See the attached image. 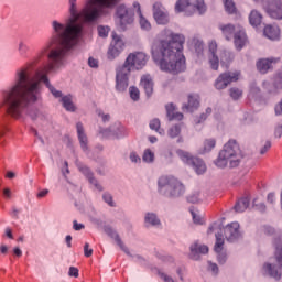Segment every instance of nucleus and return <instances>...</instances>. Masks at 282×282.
Returning a JSON list of instances; mask_svg holds the SVG:
<instances>
[{
  "mask_svg": "<svg viewBox=\"0 0 282 282\" xmlns=\"http://www.w3.org/2000/svg\"><path fill=\"white\" fill-rule=\"evenodd\" d=\"M118 0H87L85 7L78 13L76 10V0H69L70 18L65 24L53 21V30L55 34L45 44L37 55L36 63L47 56L51 61L45 66L34 69L36 63H31L17 70L15 83L9 89L3 91V104L7 107V112L12 118H21V113L30 102L39 100V91L41 83L50 89L54 98H62L63 93L56 90L50 79L48 74H53L65 65L67 52L78 43V39L83 36V23H94L100 17H107L109 10L116 8Z\"/></svg>",
  "mask_w": 282,
  "mask_h": 282,
  "instance_id": "nucleus-1",
  "label": "nucleus"
},
{
  "mask_svg": "<svg viewBox=\"0 0 282 282\" xmlns=\"http://www.w3.org/2000/svg\"><path fill=\"white\" fill-rule=\"evenodd\" d=\"M118 0H87L85 7L78 13L76 10V0H69L70 18L65 24L53 21V30L55 34L45 44L37 55L36 63L47 56L51 61L45 66L34 69L36 63H31L17 70L15 83L9 89L3 91V104L7 107V112L12 118H21V113L30 102L39 100V91L41 83L50 89L54 98H62L63 93L56 90L50 79L48 74H53L65 65L67 52L78 43V39L83 36V23H94L100 17H107L109 10L116 8Z\"/></svg>",
  "mask_w": 282,
  "mask_h": 282,
  "instance_id": "nucleus-2",
  "label": "nucleus"
},
{
  "mask_svg": "<svg viewBox=\"0 0 282 282\" xmlns=\"http://www.w3.org/2000/svg\"><path fill=\"white\" fill-rule=\"evenodd\" d=\"M184 35L169 34L166 40L152 46V58L162 72L182 74L186 72V57L184 56Z\"/></svg>",
  "mask_w": 282,
  "mask_h": 282,
  "instance_id": "nucleus-3",
  "label": "nucleus"
},
{
  "mask_svg": "<svg viewBox=\"0 0 282 282\" xmlns=\"http://www.w3.org/2000/svg\"><path fill=\"white\" fill-rule=\"evenodd\" d=\"M241 160H243V152L239 143L237 140L230 139L220 150L218 158L215 160V165L218 169H226L229 164L230 169H237L241 164Z\"/></svg>",
  "mask_w": 282,
  "mask_h": 282,
  "instance_id": "nucleus-4",
  "label": "nucleus"
},
{
  "mask_svg": "<svg viewBox=\"0 0 282 282\" xmlns=\"http://www.w3.org/2000/svg\"><path fill=\"white\" fill-rule=\"evenodd\" d=\"M159 193L169 197H180L184 193V184L174 176H161L158 181Z\"/></svg>",
  "mask_w": 282,
  "mask_h": 282,
  "instance_id": "nucleus-5",
  "label": "nucleus"
},
{
  "mask_svg": "<svg viewBox=\"0 0 282 282\" xmlns=\"http://www.w3.org/2000/svg\"><path fill=\"white\" fill-rule=\"evenodd\" d=\"M147 63H149V55L144 52H133L127 56L121 68L127 69L131 74V72L144 69Z\"/></svg>",
  "mask_w": 282,
  "mask_h": 282,
  "instance_id": "nucleus-6",
  "label": "nucleus"
},
{
  "mask_svg": "<svg viewBox=\"0 0 282 282\" xmlns=\"http://www.w3.org/2000/svg\"><path fill=\"white\" fill-rule=\"evenodd\" d=\"M176 153L178 158H181L182 162L194 169L197 175H204V172L206 171V163L204 162V160L197 156H193L191 155V153L184 150H177Z\"/></svg>",
  "mask_w": 282,
  "mask_h": 282,
  "instance_id": "nucleus-7",
  "label": "nucleus"
},
{
  "mask_svg": "<svg viewBox=\"0 0 282 282\" xmlns=\"http://www.w3.org/2000/svg\"><path fill=\"white\" fill-rule=\"evenodd\" d=\"M262 8L271 19L282 20V0H262Z\"/></svg>",
  "mask_w": 282,
  "mask_h": 282,
  "instance_id": "nucleus-8",
  "label": "nucleus"
},
{
  "mask_svg": "<svg viewBox=\"0 0 282 282\" xmlns=\"http://www.w3.org/2000/svg\"><path fill=\"white\" fill-rule=\"evenodd\" d=\"M239 76H241L240 72L223 73L217 77L215 88L218 90L226 89L230 83H237V80H239Z\"/></svg>",
  "mask_w": 282,
  "mask_h": 282,
  "instance_id": "nucleus-9",
  "label": "nucleus"
},
{
  "mask_svg": "<svg viewBox=\"0 0 282 282\" xmlns=\"http://www.w3.org/2000/svg\"><path fill=\"white\" fill-rule=\"evenodd\" d=\"M131 73H129L128 69L122 68V66H119L116 70V89L117 91H127L129 87V76Z\"/></svg>",
  "mask_w": 282,
  "mask_h": 282,
  "instance_id": "nucleus-10",
  "label": "nucleus"
},
{
  "mask_svg": "<svg viewBox=\"0 0 282 282\" xmlns=\"http://www.w3.org/2000/svg\"><path fill=\"white\" fill-rule=\"evenodd\" d=\"M239 228V223L228 224L224 228L225 239H227L229 243H235V241H239L241 239V230Z\"/></svg>",
  "mask_w": 282,
  "mask_h": 282,
  "instance_id": "nucleus-11",
  "label": "nucleus"
},
{
  "mask_svg": "<svg viewBox=\"0 0 282 282\" xmlns=\"http://www.w3.org/2000/svg\"><path fill=\"white\" fill-rule=\"evenodd\" d=\"M117 17L119 19L121 30H126L127 25H131V23H133V13L122 4L117 9Z\"/></svg>",
  "mask_w": 282,
  "mask_h": 282,
  "instance_id": "nucleus-12",
  "label": "nucleus"
},
{
  "mask_svg": "<svg viewBox=\"0 0 282 282\" xmlns=\"http://www.w3.org/2000/svg\"><path fill=\"white\" fill-rule=\"evenodd\" d=\"M153 17L159 25H166L169 23V12H166V9L160 2L153 6Z\"/></svg>",
  "mask_w": 282,
  "mask_h": 282,
  "instance_id": "nucleus-13",
  "label": "nucleus"
},
{
  "mask_svg": "<svg viewBox=\"0 0 282 282\" xmlns=\"http://www.w3.org/2000/svg\"><path fill=\"white\" fill-rule=\"evenodd\" d=\"M281 59L276 57L261 58L257 62L256 66L260 74H268V72L274 69V65Z\"/></svg>",
  "mask_w": 282,
  "mask_h": 282,
  "instance_id": "nucleus-14",
  "label": "nucleus"
},
{
  "mask_svg": "<svg viewBox=\"0 0 282 282\" xmlns=\"http://www.w3.org/2000/svg\"><path fill=\"white\" fill-rule=\"evenodd\" d=\"M197 109H199V95L189 94L187 96V102L182 106V110L187 113H193V111Z\"/></svg>",
  "mask_w": 282,
  "mask_h": 282,
  "instance_id": "nucleus-15",
  "label": "nucleus"
},
{
  "mask_svg": "<svg viewBox=\"0 0 282 282\" xmlns=\"http://www.w3.org/2000/svg\"><path fill=\"white\" fill-rule=\"evenodd\" d=\"M234 43L237 50H243L246 43H248V36L246 35V31L241 28H238L236 33L234 34Z\"/></svg>",
  "mask_w": 282,
  "mask_h": 282,
  "instance_id": "nucleus-16",
  "label": "nucleus"
},
{
  "mask_svg": "<svg viewBox=\"0 0 282 282\" xmlns=\"http://www.w3.org/2000/svg\"><path fill=\"white\" fill-rule=\"evenodd\" d=\"M264 36L270 39L271 41H279L281 39V29L274 25H267L264 26Z\"/></svg>",
  "mask_w": 282,
  "mask_h": 282,
  "instance_id": "nucleus-17",
  "label": "nucleus"
},
{
  "mask_svg": "<svg viewBox=\"0 0 282 282\" xmlns=\"http://www.w3.org/2000/svg\"><path fill=\"white\" fill-rule=\"evenodd\" d=\"M141 87L144 89L148 98L153 96V78L150 75H143L140 82Z\"/></svg>",
  "mask_w": 282,
  "mask_h": 282,
  "instance_id": "nucleus-18",
  "label": "nucleus"
},
{
  "mask_svg": "<svg viewBox=\"0 0 282 282\" xmlns=\"http://www.w3.org/2000/svg\"><path fill=\"white\" fill-rule=\"evenodd\" d=\"M218 29L227 41H230L235 36L237 29L234 24H219Z\"/></svg>",
  "mask_w": 282,
  "mask_h": 282,
  "instance_id": "nucleus-19",
  "label": "nucleus"
},
{
  "mask_svg": "<svg viewBox=\"0 0 282 282\" xmlns=\"http://www.w3.org/2000/svg\"><path fill=\"white\" fill-rule=\"evenodd\" d=\"M165 109H166V116L169 118L170 121H173V120H184V113L182 112H176L175 111V105L173 104H167L165 106Z\"/></svg>",
  "mask_w": 282,
  "mask_h": 282,
  "instance_id": "nucleus-20",
  "label": "nucleus"
},
{
  "mask_svg": "<svg viewBox=\"0 0 282 282\" xmlns=\"http://www.w3.org/2000/svg\"><path fill=\"white\" fill-rule=\"evenodd\" d=\"M76 129H77V135H78L80 147L83 151H87L88 140H87V134H85V128L83 127V123L77 122Z\"/></svg>",
  "mask_w": 282,
  "mask_h": 282,
  "instance_id": "nucleus-21",
  "label": "nucleus"
},
{
  "mask_svg": "<svg viewBox=\"0 0 282 282\" xmlns=\"http://www.w3.org/2000/svg\"><path fill=\"white\" fill-rule=\"evenodd\" d=\"M263 272L265 274H269L272 279H275V281L281 280V272L276 269V265H272L270 263H265L263 265Z\"/></svg>",
  "mask_w": 282,
  "mask_h": 282,
  "instance_id": "nucleus-22",
  "label": "nucleus"
},
{
  "mask_svg": "<svg viewBox=\"0 0 282 282\" xmlns=\"http://www.w3.org/2000/svg\"><path fill=\"white\" fill-rule=\"evenodd\" d=\"M79 171L84 173V175H86V177H88L90 184H94L95 188H97V191H102V186L100 184H98V181L96 178H94V174H91V172L89 171V167L87 166H79Z\"/></svg>",
  "mask_w": 282,
  "mask_h": 282,
  "instance_id": "nucleus-23",
  "label": "nucleus"
},
{
  "mask_svg": "<svg viewBox=\"0 0 282 282\" xmlns=\"http://www.w3.org/2000/svg\"><path fill=\"white\" fill-rule=\"evenodd\" d=\"M263 21V15L259 13L257 10H252L249 15V23L253 28H258V25H261V22Z\"/></svg>",
  "mask_w": 282,
  "mask_h": 282,
  "instance_id": "nucleus-24",
  "label": "nucleus"
},
{
  "mask_svg": "<svg viewBox=\"0 0 282 282\" xmlns=\"http://www.w3.org/2000/svg\"><path fill=\"white\" fill-rule=\"evenodd\" d=\"M202 254H208V248H192L189 252V259L194 261H199Z\"/></svg>",
  "mask_w": 282,
  "mask_h": 282,
  "instance_id": "nucleus-25",
  "label": "nucleus"
},
{
  "mask_svg": "<svg viewBox=\"0 0 282 282\" xmlns=\"http://www.w3.org/2000/svg\"><path fill=\"white\" fill-rule=\"evenodd\" d=\"M192 8L193 4L188 0H178L175 4L176 12H188Z\"/></svg>",
  "mask_w": 282,
  "mask_h": 282,
  "instance_id": "nucleus-26",
  "label": "nucleus"
},
{
  "mask_svg": "<svg viewBox=\"0 0 282 282\" xmlns=\"http://www.w3.org/2000/svg\"><path fill=\"white\" fill-rule=\"evenodd\" d=\"M248 206H250V199L248 197L240 198L235 205L236 213H243L248 210Z\"/></svg>",
  "mask_w": 282,
  "mask_h": 282,
  "instance_id": "nucleus-27",
  "label": "nucleus"
},
{
  "mask_svg": "<svg viewBox=\"0 0 282 282\" xmlns=\"http://www.w3.org/2000/svg\"><path fill=\"white\" fill-rule=\"evenodd\" d=\"M61 102L66 111H76V106L74 105V101H72L70 95L62 97Z\"/></svg>",
  "mask_w": 282,
  "mask_h": 282,
  "instance_id": "nucleus-28",
  "label": "nucleus"
},
{
  "mask_svg": "<svg viewBox=\"0 0 282 282\" xmlns=\"http://www.w3.org/2000/svg\"><path fill=\"white\" fill-rule=\"evenodd\" d=\"M104 230H105L106 235H108L109 237L115 239V241L119 248H122V240L120 239V236H118V234L113 230V228H111L110 226H106V227H104Z\"/></svg>",
  "mask_w": 282,
  "mask_h": 282,
  "instance_id": "nucleus-29",
  "label": "nucleus"
},
{
  "mask_svg": "<svg viewBox=\"0 0 282 282\" xmlns=\"http://www.w3.org/2000/svg\"><path fill=\"white\" fill-rule=\"evenodd\" d=\"M220 63L221 65H230V63H232V61L235 59V56L232 55V53L228 52V51H221L220 55Z\"/></svg>",
  "mask_w": 282,
  "mask_h": 282,
  "instance_id": "nucleus-30",
  "label": "nucleus"
},
{
  "mask_svg": "<svg viewBox=\"0 0 282 282\" xmlns=\"http://www.w3.org/2000/svg\"><path fill=\"white\" fill-rule=\"evenodd\" d=\"M215 253L217 254V261L220 265H224L228 259V254L226 253V249L224 248H215Z\"/></svg>",
  "mask_w": 282,
  "mask_h": 282,
  "instance_id": "nucleus-31",
  "label": "nucleus"
},
{
  "mask_svg": "<svg viewBox=\"0 0 282 282\" xmlns=\"http://www.w3.org/2000/svg\"><path fill=\"white\" fill-rule=\"evenodd\" d=\"M112 45L121 52L124 50V41H122V37L116 34V32H112Z\"/></svg>",
  "mask_w": 282,
  "mask_h": 282,
  "instance_id": "nucleus-32",
  "label": "nucleus"
},
{
  "mask_svg": "<svg viewBox=\"0 0 282 282\" xmlns=\"http://www.w3.org/2000/svg\"><path fill=\"white\" fill-rule=\"evenodd\" d=\"M145 224H150V226H160V219L153 213H148L144 218Z\"/></svg>",
  "mask_w": 282,
  "mask_h": 282,
  "instance_id": "nucleus-33",
  "label": "nucleus"
},
{
  "mask_svg": "<svg viewBox=\"0 0 282 282\" xmlns=\"http://www.w3.org/2000/svg\"><path fill=\"white\" fill-rule=\"evenodd\" d=\"M213 113V108H207L205 112L200 113L194 119L195 124H202Z\"/></svg>",
  "mask_w": 282,
  "mask_h": 282,
  "instance_id": "nucleus-34",
  "label": "nucleus"
},
{
  "mask_svg": "<svg viewBox=\"0 0 282 282\" xmlns=\"http://www.w3.org/2000/svg\"><path fill=\"white\" fill-rule=\"evenodd\" d=\"M217 141L215 139H206L204 142V151L203 153H208L215 149Z\"/></svg>",
  "mask_w": 282,
  "mask_h": 282,
  "instance_id": "nucleus-35",
  "label": "nucleus"
},
{
  "mask_svg": "<svg viewBox=\"0 0 282 282\" xmlns=\"http://www.w3.org/2000/svg\"><path fill=\"white\" fill-rule=\"evenodd\" d=\"M180 133H182V126H180V124L172 126L167 130V135L170 138H177V135H180Z\"/></svg>",
  "mask_w": 282,
  "mask_h": 282,
  "instance_id": "nucleus-36",
  "label": "nucleus"
},
{
  "mask_svg": "<svg viewBox=\"0 0 282 282\" xmlns=\"http://www.w3.org/2000/svg\"><path fill=\"white\" fill-rule=\"evenodd\" d=\"M208 61L212 69H214V72H217V69H219L220 58L217 55H208Z\"/></svg>",
  "mask_w": 282,
  "mask_h": 282,
  "instance_id": "nucleus-37",
  "label": "nucleus"
},
{
  "mask_svg": "<svg viewBox=\"0 0 282 282\" xmlns=\"http://www.w3.org/2000/svg\"><path fill=\"white\" fill-rule=\"evenodd\" d=\"M229 96H230V98H232V100H239V98H241V96H243V90L239 89L237 87L230 88Z\"/></svg>",
  "mask_w": 282,
  "mask_h": 282,
  "instance_id": "nucleus-38",
  "label": "nucleus"
},
{
  "mask_svg": "<svg viewBox=\"0 0 282 282\" xmlns=\"http://www.w3.org/2000/svg\"><path fill=\"white\" fill-rule=\"evenodd\" d=\"M122 52L119 51L118 48H116L115 45H110L109 50H108V58L109 61H113L115 58H118V56H120Z\"/></svg>",
  "mask_w": 282,
  "mask_h": 282,
  "instance_id": "nucleus-39",
  "label": "nucleus"
},
{
  "mask_svg": "<svg viewBox=\"0 0 282 282\" xmlns=\"http://www.w3.org/2000/svg\"><path fill=\"white\" fill-rule=\"evenodd\" d=\"M160 127V119H152L150 121V129H152V131H156V133H160L162 135V133H164V130H161Z\"/></svg>",
  "mask_w": 282,
  "mask_h": 282,
  "instance_id": "nucleus-40",
  "label": "nucleus"
},
{
  "mask_svg": "<svg viewBox=\"0 0 282 282\" xmlns=\"http://www.w3.org/2000/svg\"><path fill=\"white\" fill-rule=\"evenodd\" d=\"M225 10L228 14H235L237 12V7L232 0H225Z\"/></svg>",
  "mask_w": 282,
  "mask_h": 282,
  "instance_id": "nucleus-41",
  "label": "nucleus"
},
{
  "mask_svg": "<svg viewBox=\"0 0 282 282\" xmlns=\"http://www.w3.org/2000/svg\"><path fill=\"white\" fill-rule=\"evenodd\" d=\"M140 20L139 23L141 25V30H145L147 32H149V30H151V22H149V20H147V18H144V15H139Z\"/></svg>",
  "mask_w": 282,
  "mask_h": 282,
  "instance_id": "nucleus-42",
  "label": "nucleus"
},
{
  "mask_svg": "<svg viewBox=\"0 0 282 282\" xmlns=\"http://www.w3.org/2000/svg\"><path fill=\"white\" fill-rule=\"evenodd\" d=\"M198 10L199 14H204L206 12V3H204V0H197L195 4H193L192 10Z\"/></svg>",
  "mask_w": 282,
  "mask_h": 282,
  "instance_id": "nucleus-43",
  "label": "nucleus"
},
{
  "mask_svg": "<svg viewBox=\"0 0 282 282\" xmlns=\"http://www.w3.org/2000/svg\"><path fill=\"white\" fill-rule=\"evenodd\" d=\"M142 159L143 162L151 163L153 160H155V154L150 149H148L144 151Z\"/></svg>",
  "mask_w": 282,
  "mask_h": 282,
  "instance_id": "nucleus-44",
  "label": "nucleus"
},
{
  "mask_svg": "<svg viewBox=\"0 0 282 282\" xmlns=\"http://www.w3.org/2000/svg\"><path fill=\"white\" fill-rule=\"evenodd\" d=\"M274 259L279 265V269L282 270V248L275 249Z\"/></svg>",
  "mask_w": 282,
  "mask_h": 282,
  "instance_id": "nucleus-45",
  "label": "nucleus"
},
{
  "mask_svg": "<svg viewBox=\"0 0 282 282\" xmlns=\"http://www.w3.org/2000/svg\"><path fill=\"white\" fill-rule=\"evenodd\" d=\"M129 93H130V98H132L134 101L140 100V89L131 86L129 88Z\"/></svg>",
  "mask_w": 282,
  "mask_h": 282,
  "instance_id": "nucleus-46",
  "label": "nucleus"
},
{
  "mask_svg": "<svg viewBox=\"0 0 282 282\" xmlns=\"http://www.w3.org/2000/svg\"><path fill=\"white\" fill-rule=\"evenodd\" d=\"M217 41L215 40H212L209 43H208V52H209V56L210 55H217Z\"/></svg>",
  "mask_w": 282,
  "mask_h": 282,
  "instance_id": "nucleus-47",
  "label": "nucleus"
},
{
  "mask_svg": "<svg viewBox=\"0 0 282 282\" xmlns=\"http://www.w3.org/2000/svg\"><path fill=\"white\" fill-rule=\"evenodd\" d=\"M208 271L212 272L214 276H217L219 274V267L217 265V263L208 261Z\"/></svg>",
  "mask_w": 282,
  "mask_h": 282,
  "instance_id": "nucleus-48",
  "label": "nucleus"
},
{
  "mask_svg": "<svg viewBox=\"0 0 282 282\" xmlns=\"http://www.w3.org/2000/svg\"><path fill=\"white\" fill-rule=\"evenodd\" d=\"M97 30L99 36H101L102 39H107V36H109V26L99 25Z\"/></svg>",
  "mask_w": 282,
  "mask_h": 282,
  "instance_id": "nucleus-49",
  "label": "nucleus"
},
{
  "mask_svg": "<svg viewBox=\"0 0 282 282\" xmlns=\"http://www.w3.org/2000/svg\"><path fill=\"white\" fill-rule=\"evenodd\" d=\"M225 239H224V235L221 234H216V243H215V248H221V246H224L225 243Z\"/></svg>",
  "mask_w": 282,
  "mask_h": 282,
  "instance_id": "nucleus-50",
  "label": "nucleus"
},
{
  "mask_svg": "<svg viewBox=\"0 0 282 282\" xmlns=\"http://www.w3.org/2000/svg\"><path fill=\"white\" fill-rule=\"evenodd\" d=\"M30 50V47H28V44H25V42H20L19 43V53L23 56L25 54H28V51Z\"/></svg>",
  "mask_w": 282,
  "mask_h": 282,
  "instance_id": "nucleus-51",
  "label": "nucleus"
},
{
  "mask_svg": "<svg viewBox=\"0 0 282 282\" xmlns=\"http://www.w3.org/2000/svg\"><path fill=\"white\" fill-rule=\"evenodd\" d=\"M269 149H272V142L265 141L264 145L260 149V155H265Z\"/></svg>",
  "mask_w": 282,
  "mask_h": 282,
  "instance_id": "nucleus-52",
  "label": "nucleus"
},
{
  "mask_svg": "<svg viewBox=\"0 0 282 282\" xmlns=\"http://www.w3.org/2000/svg\"><path fill=\"white\" fill-rule=\"evenodd\" d=\"M104 200L106 202V204L108 205V206H116L115 204H113V197L111 196V194H104Z\"/></svg>",
  "mask_w": 282,
  "mask_h": 282,
  "instance_id": "nucleus-53",
  "label": "nucleus"
},
{
  "mask_svg": "<svg viewBox=\"0 0 282 282\" xmlns=\"http://www.w3.org/2000/svg\"><path fill=\"white\" fill-rule=\"evenodd\" d=\"M68 276H74L75 279H78V268L70 267L68 270Z\"/></svg>",
  "mask_w": 282,
  "mask_h": 282,
  "instance_id": "nucleus-54",
  "label": "nucleus"
},
{
  "mask_svg": "<svg viewBox=\"0 0 282 282\" xmlns=\"http://www.w3.org/2000/svg\"><path fill=\"white\" fill-rule=\"evenodd\" d=\"M88 65H89V67H94V68L98 67V59H96L94 57H89Z\"/></svg>",
  "mask_w": 282,
  "mask_h": 282,
  "instance_id": "nucleus-55",
  "label": "nucleus"
},
{
  "mask_svg": "<svg viewBox=\"0 0 282 282\" xmlns=\"http://www.w3.org/2000/svg\"><path fill=\"white\" fill-rule=\"evenodd\" d=\"M130 160H131V162H134V164H138L139 162H141L142 159H140V156L138 154L132 152L130 154Z\"/></svg>",
  "mask_w": 282,
  "mask_h": 282,
  "instance_id": "nucleus-56",
  "label": "nucleus"
},
{
  "mask_svg": "<svg viewBox=\"0 0 282 282\" xmlns=\"http://www.w3.org/2000/svg\"><path fill=\"white\" fill-rule=\"evenodd\" d=\"M195 50H196V52H204V42H202V41H196V43H195Z\"/></svg>",
  "mask_w": 282,
  "mask_h": 282,
  "instance_id": "nucleus-57",
  "label": "nucleus"
},
{
  "mask_svg": "<svg viewBox=\"0 0 282 282\" xmlns=\"http://www.w3.org/2000/svg\"><path fill=\"white\" fill-rule=\"evenodd\" d=\"M194 224H202V218L195 214V212L191 210Z\"/></svg>",
  "mask_w": 282,
  "mask_h": 282,
  "instance_id": "nucleus-58",
  "label": "nucleus"
},
{
  "mask_svg": "<svg viewBox=\"0 0 282 282\" xmlns=\"http://www.w3.org/2000/svg\"><path fill=\"white\" fill-rule=\"evenodd\" d=\"M160 278L163 279L164 282H175L173 278L169 276L165 273H160Z\"/></svg>",
  "mask_w": 282,
  "mask_h": 282,
  "instance_id": "nucleus-59",
  "label": "nucleus"
},
{
  "mask_svg": "<svg viewBox=\"0 0 282 282\" xmlns=\"http://www.w3.org/2000/svg\"><path fill=\"white\" fill-rule=\"evenodd\" d=\"M73 228H74V230H83V228H85V225L78 224V221L74 220Z\"/></svg>",
  "mask_w": 282,
  "mask_h": 282,
  "instance_id": "nucleus-60",
  "label": "nucleus"
},
{
  "mask_svg": "<svg viewBox=\"0 0 282 282\" xmlns=\"http://www.w3.org/2000/svg\"><path fill=\"white\" fill-rule=\"evenodd\" d=\"M84 254H85V257H91V254H94V249L85 248L84 249Z\"/></svg>",
  "mask_w": 282,
  "mask_h": 282,
  "instance_id": "nucleus-61",
  "label": "nucleus"
},
{
  "mask_svg": "<svg viewBox=\"0 0 282 282\" xmlns=\"http://www.w3.org/2000/svg\"><path fill=\"white\" fill-rule=\"evenodd\" d=\"M3 196L7 197V199H10V197H12V192L10 191V188L3 189Z\"/></svg>",
  "mask_w": 282,
  "mask_h": 282,
  "instance_id": "nucleus-62",
  "label": "nucleus"
},
{
  "mask_svg": "<svg viewBox=\"0 0 282 282\" xmlns=\"http://www.w3.org/2000/svg\"><path fill=\"white\" fill-rule=\"evenodd\" d=\"M282 135V124L279 126L276 129H275V138H281Z\"/></svg>",
  "mask_w": 282,
  "mask_h": 282,
  "instance_id": "nucleus-63",
  "label": "nucleus"
},
{
  "mask_svg": "<svg viewBox=\"0 0 282 282\" xmlns=\"http://www.w3.org/2000/svg\"><path fill=\"white\" fill-rule=\"evenodd\" d=\"M47 193H50V191L47 189H43L37 194V197L41 199L43 197H45L47 195Z\"/></svg>",
  "mask_w": 282,
  "mask_h": 282,
  "instance_id": "nucleus-64",
  "label": "nucleus"
}]
</instances>
